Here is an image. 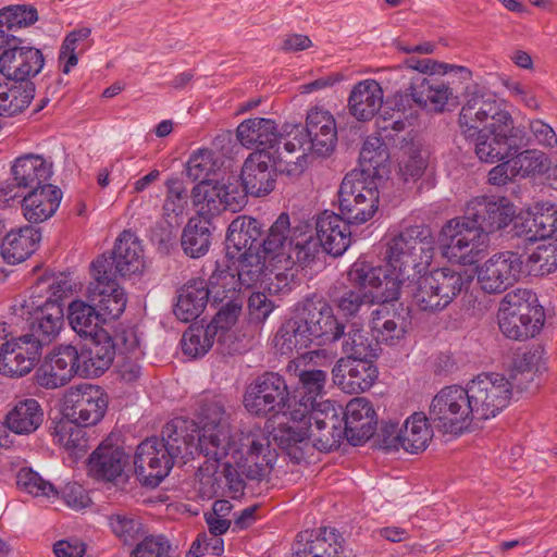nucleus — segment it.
<instances>
[{"instance_id": "nucleus-1", "label": "nucleus", "mask_w": 557, "mask_h": 557, "mask_svg": "<svg viewBox=\"0 0 557 557\" xmlns=\"http://www.w3.org/2000/svg\"><path fill=\"white\" fill-rule=\"evenodd\" d=\"M430 256L428 230L422 225H409L389 237L385 267L357 259L347 273L348 282L367 293L371 302L395 301L404 292V284L425 268Z\"/></svg>"}, {"instance_id": "nucleus-2", "label": "nucleus", "mask_w": 557, "mask_h": 557, "mask_svg": "<svg viewBox=\"0 0 557 557\" xmlns=\"http://www.w3.org/2000/svg\"><path fill=\"white\" fill-rule=\"evenodd\" d=\"M197 438L208 461L221 462L227 456L249 478L260 479L272 472L277 454L270 433L259 425L233 430L220 401L206 403L199 416Z\"/></svg>"}, {"instance_id": "nucleus-3", "label": "nucleus", "mask_w": 557, "mask_h": 557, "mask_svg": "<svg viewBox=\"0 0 557 557\" xmlns=\"http://www.w3.org/2000/svg\"><path fill=\"white\" fill-rule=\"evenodd\" d=\"M516 214L506 197L476 196L467 201L462 216L447 221L438 233L442 256L471 265L486 252L490 233L505 228Z\"/></svg>"}, {"instance_id": "nucleus-4", "label": "nucleus", "mask_w": 557, "mask_h": 557, "mask_svg": "<svg viewBox=\"0 0 557 557\" xmlns=\"http://www.w3.org/2000/svg\"><path fill=\"white\" fill-rule=\"evenodd\" d=\"M288 214L282 213L269 230L262 242V249L244 252L234 260L236 275L234 288H262L276 295L288 289V271L298 262H306L314 251V245L307 247L306 252L294 255L288 245ZM240 290H238L239 293Z\"/></svg>"}, {"instance_id": "nucleus-5", "label": "nucleus", "mask_w": 557, "mask_h": 557, "mask_svg": "<svg viewBox=\"0 0 557 557\" xmlns=\"http://www.w3.org/2000/svg\"><path fill=\"white\" fill-rule=\"evenodd\" d=\"M342 413V408H336L330 400L314 401L302 421H292L293 424L278 428L274 441L296 463L312 455L314 448L320 451L336 449L344 437Z\"/></svg>"}, {"instance_id": "nucleus-6", "label": "nucleus", "mask_w": 557, "mask_h": 557, "mask_svg": "<svg viewBox=\"0 0 557 557\" xmlns=\"http://www.w3.org/2000/svg\"><path fill=\"white\" fill-rule=\"evenodd\" d=\"M421 225L428 230L431 239L430 261L408 284H404V292L411 297L412 305L418 310L435 313L447 308L468 287L470 276L448 267L426 272L434 258L435 238L428 225Z\"/></svg>"}, {"instance_id": "nucleus-7", "label": "nucleus", "mask_w": 557, "mask_h": 557, "mask_svg": "<svg viewBox=\"0 0 557 557\" xmlns=\"http://www.w3.org/2000/svg\"><path fill=\"white\" fill-rule=\"evenodd\" d=\"M349 224L343 215L324 211L318 216L315 223L317 237H314L308 224L299 223L290 226L288 221L287 239L294 255H297L298 251L306 252L307 247L311 244L315 247L309 260L298 262V265H310L322 251L334 257L342 256L351 243Z\"/></svg>"}, {"instance_id": "nucleus-8", "label": "nucleus", "mask_w": 557, "mask_h": 557, "mask_svg": "<svg viewBox=\"0 0 557 557\" xmlns=\"http://www.w3.org/2000/svg\"><path fill=\"white\" fill-rule=\"evenodd\" d=\"M534 300L530 290L521 288L503 298L497 319L499 330L506 337L524 341L541 332L545 314L542 307L533 304Z\"/></svg>"}, {"instance_id": "nucleus-9", "label": "nucleus", "mask_w": 557, "mask_h": 557, "mask_svg": "<svg viewBox=\"0 0 557 557\" xmlns=\"http://www.w3.org/2000/svg\"><path fill=\"white\" fill-rule=\"evenodd\" d=\"M429 416L436 429L454 435L463 433L476 420L467 387L459 385L443 387L433 397Z\"/></svg>"}, {"instance_id": "nucleus-10", "label": "nucleus", "mask_w": 557, "mask_h": 557, "mask_svg": "<svg viewBox=\"0 0 557 557\" xmlns=\"http://www.w3.org/2000/svg\"><path fill=\"white\" fill-rule=\"evenodd\" d=\"M379 198L375 181L364 176L363 172L352 170L345 175L339 186L341 213L351 224H363L377 211Z\"/></svg>"}, {"instance_id": "nucleus-11", "label": "nucleus", "mask_w": 557, "mask_h": 557, "mask_svg": "<svg viewBox=\"0 0 557 557\" xmlns=\"http://www.w3.org/2000/svg\"><path fill=\"white\" fill-rule=\"evenodd\" d=\"M45 284L51 289L57 288V290H53L45 300L33 294L28 299H24L18 306H15L14 309L15 313L21 317L27 315V319L33 320L29 334L37 335L44 346L51 343L59 335L64 321L61 304L51 298L59 292L60 283L54 278H45L40 280L38 287Z\"/></svg>"}, {"instance_id": "nucleus-12", "label": "nucleus", "mask_w": 557, "mask_h": 557, "mask_svg": "<svg viewBox=\"0 0 557 557\" xmlns=\"http://www.w3.org/2000/svg\"><path fill=\"white\" fill-rule=\"evenodd\" d=\"M234 283L233 273L226 270H215L208 282L202 278L189 281L178 293L174 314L186 323L196 320L203 312L210 295L214 300L223 302L221 293Z\"/></svg>"}, {"instance_id": "nucleus-13", "label": "nucleus", "mask_w": 557, "mask_h": 557, "mask_svg": "<svg viewBox=\"0 0 557 557\" xmlns=\"http://www.w3.org/2000/svg\"><path fill=\"white\" fill-rule=\"evenodd\" d=\"M91 277L86 290L87 300L104 317L117 319L126 308L127 298L115 280L110 258L102 255L91 263Z\"/></svg>"}, {"instance_id": "nucleus-14", "label": "nucleus", "mask_w": 557, "mask_h": 557, "mask_svg": "<svg viewBox=\"0 0 557 557\" xmlns=\"http://www.w3.org/2000/svg\"><path fill=\"white\" fill-rule=\"evenodd\" d=\"M478 421L496 417L510 403L512 383L499 373H481L466 385Z\"/></svg>"}, {"instance_id": "nucleus-15", "label": "nucleus", "mask_w": 557, "mask_h": 557, "mask_svg": "<svg viewBox=\"0 0 557 557\" xmlns=\"http://www.w3.org/2000/svg\"><path fill=\"white\" fill-rule=\"evenodd\" d=\"M289 391L283 376L267 372L258 376L246 388L244 406L248 412L257 417L285 412Z\"/></svg>"}, {"instance_id": "nucleus-16", "label": "nucleus", "mask_w": 557, "mask_h": 557, "mask_svg": "<svg viewBox=\"0 0 557 557\" xmlns=\"http://www.w3.org/2000/svg\"><path fill=\"white\" fill-rule=\"evenodd\" d=\"M475 139L474 152L482 162L496 163L511 158L527 145L522 129L515 127L513 120L507 126H488L479 131L472 138Z\"/></svg>"}, {"instance_id": "nucleus-17", "label": "nucleus", "mask_w": 557, "mask_h": 557, "mask_svg": "<svg viewBox=\"0 0 557 557\" xmlns=\"http://www.w3.org/2000/svg\"><path fill=\"white\" fill-rule=\"evenodd\" d=\"M11 173L12 183L0 186V206L20 198V189L32 190L47 184L52 175V163L40 154L27 153L14 160Z\"/></svg>"}, {"instance_id": "nucleus-18", "label": "nucleus", "mask_w": 557, "mask_h": 557, "mask_svg": "<svg viewBox=\"0 0 557 557\" xmlns=\"http://www.w3.org/2000/svg\"><path fill=\"white\" fill-rule=\"evenodd\" d=\"M490 120L488 126H508L513 119L508 111L502 109L492 95L483 92L468 95L458 119L462 135L469 139L473 138L479 131H482L480 126Z\"/></svg>"}, {"instance_id": "nucleus-19", "label": "nucleus", "mask_w": 557, "mask_h": 557, "mask_svg": "<svg viewBox=\"0 0 557 557\" xmlns=\"http://www.w3.org/2000/svg\"><path fill=\"white\" fill-rule=\"evenodd\" d=\"M107 408V394L97 385L73 386L64 395V417L84 426L96 425L101 421Z\"/></svg>"}, {"instance_id": "nucleus-20", "label": "nucleus", "mask_w": 557, "mask_h": 557, "mask_svg": "<svg viewBox=\"0 0 557 557\" xmlns=\"http://www.w3.org/2000/svg\"><path fill=\"white\" fill-rule=\"evenodd\" d=\"M276 166L280 173L298 176L307 168V151L311 149L308 134L300 124H284L278 131Z\"/></svg>"}, {"instance_id": "nucleus-21", "label": "nucleus", "mask_w": 557, "mask_h": 557, "mask_svg": "<svg viewBox=\"0 0 557 557\" xmlns=\"http://www.w3.org/2000/svg\"><path fill=\"white\" fill-rule=\"evenodd\" d=\"M5 42L9 47L0 54V73L7 79L24 84L42 70L45 59L39 49L20 46L22 39L14 35Z\"/></svg>"}, {"instance_id": "nucleus-22", "label": "nucleus", "mask_w": 557, "mask_h": 557, "mask_svg": "<svg viewBox=\"0 0 557 557\" xmlns=\"http://www.w3.org/2000/svg\"><path fill=\"white\" fill-rule=\"evenodd\" d=\"M428 418L422 412H414L406 419L401 428L397 423H387L382 429L385 448L401 447L406 451L417 454L423 451L433 437Z\"/></svg>"}, {"instance_id": "nucleus-23", "label": "nucleus", "mask_w": 557, "mask_h": 557, "mask_svg": "<svg viewBox=\"0 0 557 557\" xmlns=\"http://www.w3.org/2000/svg\"><path fill=\"white\" fill-rule=\"evenodd\" d=\"M522 264L517 252L505 251L494 255L479 268L478 282L485 293H503L519 280Z\"/></svg>"}, {"instance_id": "nucleus-24", "label": "nucleus", "mask_w": 557, "mask_h": 557, "mask_svg": "<svg viewBox=\"0 0 557 557\" xmlns=\"http://www.w3.org/2000/svg\"><path fill=\"white\" fill-rule=\"evenodd\" d=\"M306 321L308 334L317 345L336 342L344 334V325L334 315L332 307L323 299L307 298L297 304Z\"/></svg>"}, {"instance_id": "nucleus-25", "label": "nucleus", "mask_w": 557, "mask_h": 557, "mask_svg": "<svg viewBox=\"0 0 557 557\" xmlns=\"http://www.w3.org/2000/svg\"><path fill=\"white\" fill-rule=\"evenodd\" d=\"M173 463L157 437L147 438L137 446L134 471L139 482L146 486H158L169 474Z\"/></svg>"}, {"instance_id": "nucleus-26", "label": "nucleus", "mask_w": 557, "mask_h": 557, "mask_svg": "<svg viewBox=\"0 0 557 557\" xmlns=\"http://www.w3.org/2000/svg\"><path fill=\"white\" fill-rule=\"evenodd\" d=\"M276 160L265 149L251 152L242 166L240 180L250 195L260 197L274 189Z\"/></svg>"}, {"instance_id": "nucleus-27", "label": "nucleus", "mask_w": 557, "mask_h": 557, "mask_svg": "<svg viewBox=\"0 0 557 557\" xmlns=\"http://www.w3.org/2000/svg\"><path fill=\"white\" fill-rule=\"evenodd\" d=\"M161 434V446L173 461L194 459L196 455H203L200 441L197 438L198 431L193 422L182 418L173 419L163 426Z\"/></svg>"}, {"instance_id": "nucleus-28", "label": "nucleus", "mask_w": 557, "mask_h": 557, "mask_svg": "<svg viewBox=\"0 0 557 557\" xmlns=\"http://www.w3.org/2000/svg\"><path fill=\"white\" fill-rule=\"evenodd\" d=\"M373 360L341 358L332 370L334 383L348 394L368 391L379 375Z\"/></svg>"}, {"instance_id": "nucleus-29", "label": "nucleus", "mask_w": 557, "mask_h": 557, "mask_svg": "<svg viewBox=\"0 0 557 557\" xmlns=\"http://www.w3.org/2000/svg\"><path fill=\"white\" fill-rule=\"evenodd\" d=\"M129 456L120 445L113 444L110 438L103 441L89 457V471L100 480L110 482H124L125 469Z\"/></svg>"}, {"instance_id": "nucleus-30", "label": "nucleus", "mask_w": 557, "mask_h": 557, "mask_svg": "<svg viewBox=\"0 0 557 557\" xmlns=\"http://www.w3.org/2000/svg\"><path fill=\"white\" fill-rule=\"evenodd\" d=\"M344 436L352 445L368 441L376 426V413L370 400L357 397L348 401L343 412Z\"/></svg>"}, {"instance_id": "nucleus-31", "label": "nucleus", "mask_w": 557, "mask_h": 557, "mask_svg": "<svg viewBox=\"0 0 557 557\" xmlns=\"http://www.w3.org/2000/svg\"><path fill=\"white\" fill-rule=\"evenodd\" d=\"M453 96L448 84L417 75L410 78L400 99L410 98L419 108L443 112Z\"/></svg>"}, {"instance_id": "nucleus-32", "label": "nucleus", "mask_w": 557, "mask_h": 557, "mask_svg": "<svg viewBox=\"0 0 557 557\" xmlns=\"http://www.w3.org/2000/svg\"><path fill=\"white\" fill-rule=\"evenodd\" d=\"M311 149L319 156H329L336 146L337 128L334 116L319 107L312 108L306 117L304 127Z\"/></svg>"}, {"instance_id": "nucleus-33", "label": "nucleus", "mask_w": 557, "mask_h": 557, "mask_svg": "<svg viewBox=\"0 0 557 557\" xmlns=\"http://www.w3.org/2000/svg\"><path fill=\"white\" fill-rule=\"evenodd\" d=\"M90 338V343L79 351L82 376L101 375L110 368L115 356L112 336L108 332H100Z\"/></svg>"}, {"instance_id": "nucleus-34", "label": "nucleus", "mask_w": 557, "mask_h": 557, "mask_svg": "<svg viewBox=\"0 0 557 557\" xmlns=\"http://www.w3.org/2000/svg\"><path fill=\"white\" fill-rule=\"evenodd\" d=\"M261 236L259 222L250 216L240 215L234 219L227 228L225 245L226 255L230 259H235L244 252H255L261 250L259 244Z\"/></svg>"}, {"instance_id": "nucleus-35", "label": "nucleus", "mask_w": 557, "mask_h": 557, "mask_svg": "<svg viewBox=\"0 0 557 557\" xmlns=\"http://www.w3.org/2000/svg\"><path fill=\"white\" fill-rule=\"evenodd\" d=\"M114 275L129 276L143 272L145 268L144 249L138 238L124 231L116 239L114 250L109 256Z\"/></svg>"}, {"instance_id": "nucleus-36", "label": "nucleus", "mask_w": 557, "mask_h": 557, "mask_svg": "<svg viewBox=\"0 0 557 557\" xmlns=\"http://www.w3.org/2000/svg\"><path fill=\"white\" fill-rule=\"evenodd\" d=\"M61 199L62 191L57 186L51 184L39 186L23 197V215L34 224L45 222L54 215Z\"/></svg>"}, {"instance_id": "nucleus-37", "label": "nucleus", "mask_w": 557, "mask_h": 557, "mask_svg": "<svg viewBox=\"0 0 557 557\" xmlns=\"http://www.w3.org/2000/svg\"><path fill=\"white\" fill-rule=\"evenodd\" d=\"M297 557H338L342 537L334 529L306 530L297 535Z\"/></svg>"}, {"instance_id": "nucleus-38", "label": "nucleus", "mask_w": 557, "mask_h": 557, "mask_svg": "<svg viewBox=\"0 0 557 557\" xmlns=\"http://www.w3.org/2000/svg\"><path fill=\"white\" fill-rule=\"evenodd\" d=\"M41 240L39 228L30 225L9 232L1 244V256L9 264H17L28 259Z\"/></svg>"}, {"instance_id": "nucleus-39", "label": "nucleus", "mask_w": 557, "mask_h": 557, "mask_svg": "<svg viewBox=\"0 0 557 557\" xmlns=\"http://www.w3.org/2000/svg\"><path fill=\"white\" fill-rule=\"evenodd\" d=\"M383 97V89L375 79L361 81L350 91L349 112L359 121L371 120L382 107Z\"/></svg>"}, {"instance_id": "nucleus-40", "label": "nucleus", "mask_w": 557, "mask_h": 557, "mask_svg": "<svg viewBox=\"0 0 557 557\" xmlns=\"http://www.w3.org/2000/svg\"><path fill=\"white\" fill-rule=\"evenodd\" d=\"M515 227L525 240L546 239L557 231V208L550 203L536 205L533 212L522 218L520 225L515 223Z\"/></svg>"}, {"instance_id": "nucleus-41", "label": "nucleus", "mask_w": 557, "mask_h": 557, "mask_svg": "<svg viewBox=\"0 0 557 557\" xmlns=\"http://www.w3.org/2000/svg\"><path fill=\"white\" fill-rule=\"evenodd\" d=\"M109 530L123 545L133 546L149 535L144 519L135 511L116 510L107 516Z\"/></svg>"}, {"instance_id": "nucleus-42", "label": "nucleus", "mask_w": 557, "mask_h": 557, "mask_svg": "<svg viewBox=\"0 0 557 557\" xmlns=\"http://www.w3.org/2000/svg\"><path fill=\"white\" fill-rule=\"evenodd\" d=\"M67 319L71 327L82 337H94L100 332H106L100 325L110 320L91 302L81 299L69 305Z\"/></svg>"}, {"instance_id": "nucleus-43", "label": "nucleus", "mask_w": 557, "mask_h": 557, "mask_svg": "<svg viewBox=\"0 0 557 557\" xmlns=\"http://www.w3.org/2000/svg\"><path fill=\"white\" fill-rule=\"evenodd\" d=\"M239 143L250 149L253 147L272 148L278 139V129L271 119L253 117L242 122L236 129Z\"/></svg>"}, {"instance_id": "nucleus-44", "label": "nucleus", "mask_w": 557, "mask_h": 557, "mask_svg": "<svg viewBox=\"0 0 557 557\" xmlns=\"http://www.w3.org/2000/svg\"><path fill=\"white\" fill-rule=\"evenodd\" d=\"M311 344L314 343L308 334L306 321L302 319L296 306L294 317L285 321L275 335V348L282 355H289L294 350L308 348Z\"/></svg>"}, {"instance_id": "nucleus-45", "label": "nucleus", "mask_w": 557, "mask_h": 557, "mask_svg": "<svg viewBox=\"0 0 557 557\" xmlns=\"http://www.w3.org/2000/svg\"><path fill=\"white\" fill-rule=\"evenodd\" d=\"M44 421V410L34 398L18 400L5 416L8 429L15 434L34 433Z\"/></svg>"}, {"instance_id": "nucleus-46", "label": "nucleus", "mask_w": 557, "mask_h": 557, "mask_svg": "<svg viewBox=\"0 0 557 557\" xmlns=\"http://www.w3.org/2000/svg\"><path fill=\"white\" fill-rule=\"evenodd\" d=\"M326 376V372L319 369L302 370L298 373L299 388L305 396L289 411L292 421H302L306 418L309 408H312L317 397L323 393Z\"/></svg>"}, {"instance_id": "nucleus-47", "label": "nucleus", "mask_w": 557, "mask_h": 557, "mask_svg": "<svg viewBox=\"0 0 557 557\" xmlns=\"http://www.w3.org/2000/svg\"><path fill=\"white\" fill-rule=\"evenodd\" d=\"M399 173L404 182H416L424 173L426 160L421 153V141L416 135L408 134L399 147Z\"/></svg>"}, {"instance_id": "nucleus-48", "label": "nucleus", "mask_w": 557, "mask_h": 557, "mask_svg": "<svg viewBox=\"0 0 557 557\" xmlns=\"http://www.w3.org/2000/svg\"><path fill=\"white\" fill-rule=\"evenodd\" d=\"M388 159L389 153L382 139L374 135L368 136L359 154L361 170L357 171L372 180L382 177L386 173Z\"/></svg>"}, {"instance_id": "nucleus-49", "label": "nucleus", "mask_w": 557, "mask_h": 557, "mask_svg": "<svg viewBox=\"0 0 557 557\" xmlns=\"http://www.w3.org/2000/svg\"><path fill=\"white\" fill-rule=\"evenodd\" d=\"M210 222L200 216H194L185 225L181 244L186 255L191 258L205 256L211 246Z\"/></svg>"}, {"instance_id": "nucleus-50", "label": "nucleus", "mask_w": 557, "mask_h": 557, "mask_svg": "<svg viewBox=\"0 0 557 557\" xmlns=\"http://www.w3.org/2000/svg\"><path fill=\"white\" fill-rule=\"evenodd\" d=\"M381 302L380 307L371 312L370 326L376 334L375 341L394 345L404 337L405 329L400 321L401 317L393 311L386 305Z\"/></svg>"}, {"instance_id": "nucleus-51", "label": "nucleus", "mask_w": 557, "mask_h": 557, "mask_svg": "<svg viewBox=\"0 0 557 557\" xmlns=\"http://www.w3.org/2000/svg\"><path fill=\"white\" fill-rule=\"evenodd\" d=\"M34 94L32 82H0V115L12 116L23 112L30 104Z\"/></svg>"}, {"instance_id": "nucleus-52", "label": "nucleus", "mask_w": 557, "mask_h": 557, "mask_svg": "<svg viewBox=\"0 0 557 557\" xmlns=\"http://www.w3.org/2000/svg\"><path fill=\"white\" fill-rule=\"evenodd\" d=\"M401 67L416 71L426 76H445L451 74L459 77L462 82L470 81L472 77L471 71L466 66L440 62L431 58H420L416 54H409V57L403 61Z\"/></svg>"}, {"instance_id": "nucleus-53", "label": "nucleus", "mask_w": 557, "mask_h": 557, "mask_svg": "<svg viewBox=\"0 0 557 557\" xmlns=\"http://www.w3.org/2000/svg\"><path fill=\"white\" fill-rule=\"evenodd\" d=\"M166 193L162 206V215L170 225H178L188 206V191L184 182L171 177L165 182Z\"/></svg>"}, {"instance_id": "nucleus-54", "label": "nucleus", "mask_w": 557, "mask_h": 557, "mask_svg": "<svg viewBox=\"0 0 557 557\" xmlns=\"http://www.w3.org/2000/svg\"><path fill=\"white\" fill-rule=\"evenodd\" d=\"M344 335L343 351L345 358L375 359L379 356L380 346L374 336L364 329L352 324Z\"/></svg>"}, {"instance_id": "nucleus-55", "label": "nucleus", "mask_w": 557, "mask_h": 557, "mask_svg": "<svg viewBox=\"0 0 557 557\" xmlns=\"http://www.w3.org/2000/svg\"><path fill=\"white\" fill-rule=\"evenodd\" d=\"M38 21L37 9L30 4L9 5L0 10V36L11 38L9 32L28 27Z\"/></svg>"}, {"instance_id": "nucleus-56", "label": "nucleus", "mask_w": 557, "mask_h": 557, "mask_svg": "<svg viewBox=\"0 0 557 557\" xmlns=\"http://www.w3.org/2000/svg\"><path fill=\"white\" fill-rule=\"evenodd\" d=\"M221 298H223V300L228 298V300L219 309L213 320L208 324L214 327L215 334H218L219 331H227L235 324L244 304V298L237 293L234 285H228L225 292L221 293Z\"/></svg>"}, {"instance_id": "nucleus-57", "label": "nucleus", "mask_w": 557, "mask_h": 557, "mask_svg": "<svg viewBox=\"0 0 557 557\" xmlns=\"http://www.w3.org/2000/svg\"><path fill=\"white\" fill-rule=\"evenodd\" d=\"M84 425L67 418L57 423L53 432L54 441L73 453H84L88 448V440Z\"/></svg>"}, {"instance_id": "nucleus-58", "label": "nucleus", "mask_w": 557, "mask_h": 557, "mask_svg": "<svg viewBox=\"0 0 557 557\" xmlns=\"http://www.w3.org/2000/svg\"><path fill=\"white\" fill-rule=\"evenodd\" d=\"M90 34L89 27H82L74 29L64 38L59 52V62L64 74H69L77 64L78 54L85 50L83 45Z\"/></svg>"}, {"instance_id": "nucleus-59", "label": "nucleus", "mask_w": 557, "mask_h": 557, "mask_svg": "<svg viewBox=\"0 0 557 557\" xmlns=\"http://www.w3.org/2000/svg\"><path fill=\"white\" fill-rule=\"evenodd\" d=\"M215 336L213 326H190L183 334L182 349L193 358L201 357L212 347Z\"/></svg>"}, {"instance_id": "nucleus-60", "label": "nucleus", "mask_w": 557, "mask_h": 557, "mask_svg": "<svg viewBox=\"0 0 557 557\" xmlns=\"http://www.w3.org/2000/svg\"><path fill=\"white\" fill-rule=\"evenodd\" d=\"M544 362V350L542 347H534L525 351L515 364L516 373L512 376L517 386L520 389H525L528 386L521 384L525 382H532L537 373H541L545 369Z\"/></svg>"}, {"instance_id": "nucleus-61", "label": "nucleus", "mask_w": 557, "mask_h": 557, "mask_svg": "<svg viewBox=\"0 0 557 557\" xmlns=\"http://www.w3.org/2000/svg\"><path fill=\"white\" fill-rule=\"evenodd\" d=\"M191 200L196 207H199L201 214L214 216L220 214L222 206L219 198L218 181H201L191 190Z\"/></svg>"}, {"instance_id": "nucleus-62", "label": "nucleus", "mask_w": 557, "mask_h": 557, "mask_svg": "<svg viewBox=\"0 0 557 557\" xmlns=\"http://www.w3.org/2000/svg\"><path fill=\"white\" fill-rule=\"evenodd\" d=\"M527 263L531 271L541 275L552 273L557 269V237L540 244L529 255Z\"/></svg>"}, {"instance_id": "nucleus-63", "label": "nucleus", "mask_w": 557, "mask_h": 557, "mask_svg": "<svg viewBox=\"0 0 557 557\" xmlns=\"http://www.w3.org/2000/svg\"><path fill=\"white\" fill-rule=\"evenodd\" d=\"M16 484L21 490L35 497L58 498L59 493L55 487L29 468H23L18 471Z\"/></svg>"}, {"instance_id": "nucleus-64", "label": "nucleus", "mask_w": 557, "mask_h": 557, "mask_svg": "<svg viewBox=\"0 0 557 557\" xmlns=\"http://www.w3.org/2000/svg\"><path fill=\"white\" fill-rule=\"evenodd\" d=\"M171 544L161 534H149L133 545L128 557H170Z\"/></svg>"}]
</instances>
